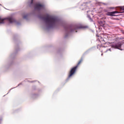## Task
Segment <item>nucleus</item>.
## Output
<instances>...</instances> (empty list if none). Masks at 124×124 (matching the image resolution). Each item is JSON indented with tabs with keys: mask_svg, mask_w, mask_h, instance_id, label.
<instances>
[{
	"mask_svg": "<svg viewBox=\"0 0 124 124\" xmlns=\"http://www.w3.org/2000/svg\"><path fill=\"white\" fill-rule=\"evenodd\" d=\"M82 62H83V58H81L78 62V64L76 66L72 68L69 74L68 78H70L72 76L74 75L75 72H76V70H77V68H78V66L82 63Z\"/></svg>",
	"mask_w": 124,
	"mask_h": 124,
	"instance_id": "nucleus-2",
	"label": "nucleus"
},
{
	"mask_svg": "<svg viewBox=\"0 0 124 124\" xmlns=\"http://www.w3.org/2000/svg\"><path fill=\"white\" fill-rule=\"evenodd\" d=\"M32 3H33V0H31V4H32Z\"/></svg>",
	"mask_w": 124,
	"mask_h": 124,
	"instance_id": "nucleus-10",
	"label": "nucleus"
},
{
	"mask_svg": "<svg viewBox=\"0 0 124 124\" xmlns=\"http://www.w3.org/2000/svg\"><path fill=\"white\" fill-rule=\"evenodd\" d=\"M43 20L50 27L56 26L57 24L59 23V19H57V17L51 16L49 15H47L46 16L43 17Z\"/></svg>",
	"mask_w": 124,
	"mask_h": 124,
	"instance_id": "nucleus-1",
	"label": "nucleus"
},
{
	"mask_svg": "<svg viewBox=\"0 0 124 124\" xmlns=\"http://www.w3.org/2000/svg\"><path fill=\"white\" fill-rule=\"evenodd\" d=\"M101 55H102H102H103V54H102Z\"/></svg>",
	"mask_w": 124,
	"mask_h": 124,
	"instance_id": "nucleus-13",
	"label": "nucleus"
},
{
	"mask_svg": "<svg viewBox=\"0 0 124 124\" xmlns=\"http://www.w3.org/2000/svg\"><path fill=\"white\" fill-rule=\"evenodd\" d=\"M34 8L37 10H41V9L44 8V5L41 4H36L34 6Z\"/></svg>",
	"mask_w": 124,
	"mask_h": 124,
	"instance_id": "nucleus-4",
	"label": "nucleus"
},
{
	"mask_svg": "<svg viewBox=\"0 0 124 124\" xmlns=\"http://www.w3.org/2000/svg\"><path fill=\"white\" fill-rule=\"evenodd\" d=\"M84 28H85V27H79V29H83Z\"/></svg>",
	"mask_w": 124,
	"mask_h": 124,
	"instance_id": "nucleus-11",
	"label": "nucleus"
},
{
	"mask_svg": "<svg viewBox=\"0 0 124 124\" xmlns=\"http://www.w3.org/2000/svg\"><path fill=\"white\" fill-rule=\"evenodd\" d=\"M111 47L112 48H115L116 49L120 50L121 48H122V43L119 42L117 44H113L111 45Z\"/></svg>",
	"mask_w": 124,
	"mask_h": 124,
	"instance_id": "nucleus-3",
	"label": "nucleus"
},
{
	"mask_svg": "<svg viewBox=\"0 0 124 124\" xmlns=\"http://www.w3.org/2000/svg\"><path fill=\"white\" fill-rule=\"evenodd\" d=\"M7 19L8 21H9V23H14V22H15V19H14L13 17H9Z\"/></svg>",
	"mask_w": 124,
	"mask_h": 124,
	"instance_id": "nucleus-6",
	"label": "nucleus"
},
{
	"mask_svg": "<svg viewBox=\"0 0 124 124\" xmlns=\"http://www.w3.org/2000/svg\"><path fill=\"white\" fill-rule=\"evenodd\" d=\"M117 13H119V12L113 11V12H108L106 14V15H107V16H115L114 14H116Z\"/></svg>",
	"mask_w": 124,
	"mask_h": 124,
	"instance_id": "nucleus-5",
	"label": "nucleus"
},
{
	"mask_svg": "<svg viewBox=\"0 0 124 124\" xmlns=\"http://www.w3.org/2000/svg\"><path fill=\"white\" fill-rule=\"evenodd\" d=\"M121 8V9H123L124 10V7H122Z\"/></svg>",
	"mask_w": 124,
	"mask_h": 124,
	"instance_id": "nucleus-12",
	"label": "nucleus"
},
{
	"mask_svg": "<svg viewBox=\"0 0 124 124\" xmlns=\"http://www.w3.org/2000/svg\"><path fill=\"white\" fill-rule=\"evenodd\" d=\"M98 39L99 40V41H100V40H101V39H102V37H101V36H98Z\"/></svg>",
	"mask_w": 124,
	"mask_h": 124,
	"instance_id": "nucleus-8",
	"label": "nucleus"
},
{
	"mask_svg": "<svg viewBox=\"0 0 124 124\" xmlns=\"http://www.w3.org/2000/svg\"><path fill=\"white\" fill-rule=\"evenodd\" d=\"M28 17V16L27 15H25L23 16L24 19H27V18Z\"/></svg>",
	"mask_w": 124,
	"mask_h": 124,
	"instance_id": "nucleus-9",
	"label": "nucleus"
},
{
	"mask_svg": "<svg viewBox=\"0 0 124 124\" xmlns=\"http://www.w3.org/2000/svg\"><path fill=\"white\" fill-rule=\"evenodd\" d=\"M4 20H5V19H2L0 17V24H3V23H4Z\"/></svg>",
	"mask_w": 124,
	"mask_h": 124,
	"instance_id": "nucleus-7",
	"label": "nucleus"
}]
</instances>
